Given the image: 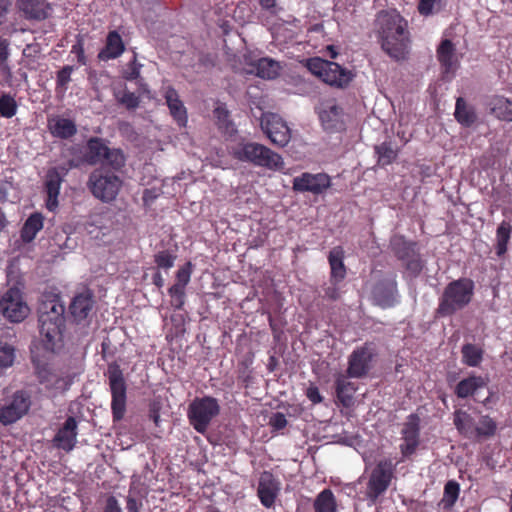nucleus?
<instances>
[{"label":"nucleus","mask_w":512,"mask_h":512,"mask_svg":"<svg viewBox=\"0 0 512 512\" xmlns=\"http://www.w3.org/2000/svg\"><path fill=\"white\" fill-rule=\"evenodd\" d=\"M375 29L381 48L392 59L406 58L410 47V33L407 21L395 10H382L375 19Z\"/></svg>","instance_id":"nucleus-1"},{"label":"nucleus","mask_w":512,"mask_h":512,"mask_svg":"<svg viewBox=\"0 0 512 512\" xmlns=\"http://www.w3.org/2000/svg\"><path fill=\"white\" fill-rule=\"evenodd\" d=\"M38 327L46 350L54 352L62 343L65 328V306L60 297L43 300L37 309Z\"/></svg>","instance_id":"nucleus-2"},{"label":"nucleus","mask_w":512,"mask_h":512,"mask_svg":"<svg viewBox=\"0 0 512 512\" xmlns=\"http://www.w3.org/2000/svg\"><path fill=\"white\" fill-rule=\"evenodd\" d=\"M474 288V282L469 278H460L448 283L439 298L436 315L450 317L466 308L472 301Z\"/></svg>","instance_id":"nucleus-3"},{"label":"nucleus","mask_w":512,"mask_h":512,"mask_svg":"<svg viewBox=\"0 0 512 512\" xmlns=\"http://www.w3.org/2000/svg\"><path fill=\"white\" fill-rule=\"evenodd\" d=\"M233 157L241 162H249L255 166L273 171L284 169L283 158L270 148L257 142L238 144L233 150Z\"/></svg>","instance_id":"nucleus-4"},{"label":"nucleus","mask_w":512,"mask_h":512,"mask_svg":"<svg viewBox=\"0 0 512 512\" xmlns=\"http://www.w3.org/2000/svg\"><path fill=\"white\" fill-rule=\"evenodd\" d=\"M390 248L394 256L403 262L410 277L416 278L420 275L424 268V261L420 257L417 242L396 234L390 239Z\"/></svg>","instance_id":"nucleus-5"},{"label":"nucleus","mask_w":512,"mask_h":512,"mask_svg":"<svg viewBox=\"0 0 512 512\" xmlns=\"http://www.w3.org/2000/svg\"><path fill=\"white\" fill-rule=\"evenodd\" d=\"M220 413V406L217 399L204 396L191 401L187 410V417L190 425L198 433L204 434L211 421Z\"/></svg>","instance_id":"nucleus-6"},{"label":"nucleus","mask_w":512,"mask_h":512,"mask_svg":"<svg viewBox=\"0 0 512 512\" xmlns=\"http://www.w3.org/2000/svg\"><path fill=\"white\" fill-rule=\"evenodd\" d=\"M122 185L121 179L104 169H95L89 175L87 186L94 197L102 202L114 200Z\"/></svg>","instance_id":"nucleus-7"},{"label":"nucleus","mask_w":512,"mask_h":512,"mask_svg":"<svg viewBox=\"0 0 512 512\" xmlns=\"http://www.w3.org/2000/svg\"><path fill=\"white\" fill-rule=\"evenodd\" d=\"M32 405L31 394L26 390H18L7 397L0 407V423L9 426L28 414Z\"/></svg>","instance_id":"nucleus-8"},{"label":"nucleus","mask_w":512,"mask_h":512,"mask_svg":"<svg viewBox=\"0 0 512 512\" xmlns=\"http://www.w3.org/2000/svg\"><path fill=\"white\" fill-rule=\"evenodd\" d=\"M396 464L391 459H382L371 471L367 483L366 495L371 501H376L389 488L394 477Z\"/></svg>","instance_id":"nucleus-9"},{"label":"nucleus","mask_w":512,"mask_h":512,"mask_svg":"<svg viewBox=\"0 0 512 512\" xmlns=\"http://www.w3.org/2000/svg\"><path fill=\"white\" fill-rule=\"evenodd\" d=\"M1 314L12 323L22 322L30 312L17 286L10 287L0 299Z\"/></svg>","instance_id":"nucleus-10"},{"label":"nucleus","mask_w":512,"mask_h":512,"mask_svg":"<svg viewBox=\"0 0 512 512\" xmlns=\"http://www.w3.org/2000/svg\"><path fill=\"white\" fill-rule=\"evenodd\" d=\"M421 418L417 413L408 415L402 424L400 452L403 459L410 458L420 445Z\"/></svg>","instance_id":"nucleus-11"},{"label":"nucleus","mask_w":512,"mask_h":512,"mask_svg":"<svg viewBox=\"0 0 512 512\" xmlns=\"http://www.w3.org/2000/svg\"><path fill=\"white\" fill-rule=\"evenodd\" d=\"M262 131L270 141L279 146H286L291 139V132L286 122L275 113H263L260 119Z\"/></svg>","instance_id":"nucleus-12"},{"label":"nucleus","mask_w":512,"mask_h":512,"mask_svg":"<svg viewBox=\"0 0 512 512\" xmlns=\"http://www.w3.org/2000/svg\"><path fill=\"white\" fill-rule=\"evenodd\" d=\"M375 356L374 347L368 344L355 350L348 358L347 374L352 378L365 376L371 369Z\"/></svg>","instance_id":"nucleus-13"},{"label":"nucleus","mask_w":512,"mask_h":512,"mask_svg":"<svg viewBox=\"0 0 512 512\" xmlns=\"http://www.w3.org/2000/svg\"><path fill=\"white\" fill-rule=\"evenodd\" d=\"M330 177L325 173H303L293 179V189L298 192L321 194L330 187Z\"/></svg>","instance_id":"nucleus-14"},{"label":"nucleus","mask_w":512,"mask_h":512,"mask_svg":"<svg viewBox=\"0 0 512 512\" xmlns=\"http://www.w3.org/2000/svg\"><path fill=\"white\" fill-rule=\"evenodd\" d=\"M374 304L382 308H390L398 302L397 282L395 278L383 279L377 282L372 290Z\"/></svg>","instance_id":"nucleus-15"},{"label":"nucleus","mask_w":512,"mask_h":512,"mask_svg":"<svg viewBox=\"0 0 512 512\" xmlns=\"http://www.w3.org/2000/svg\"><path fill=\"white\" fill-rule=\"evenodd\" d=\"M16 7L29 21H43L50 15L51 6L47 0H16Z\"/></svg>","instance_id":"nucleus-16"},{"label":"nucleus","mask_w":512,"mask_h":512,"mask_svg":"<svg viewBox=\"0 0 512 512\" xmlns=\"http://www.w3.org/2000/svg\"><path fill=\"white\" fill-rule=\"evenodd\" d=\"M279 492V482L269 471H264L259 478L257 495L261 504L270 508L274 505Z\"/></svg>","instance_id":"nucleus-17"},{"label":"nucleus","mask_w":512,"mask_h":512,"mask_svg":"<svg viewBox=\"0 0 512 512\" xmlns=\"http://www.w3.org/2000/svg\"><path fill=\"white\" fill-rule=\"evenodd\" d=\"M125 340L126 335L121 329H111L101 344L103 359L107 362L115 360L116 356L122 352Z\"/></svg>","instance_id":"nucleus-18"},{"label":"nucleus","mask_w":512,"mask_h":512,"mask_svg":"<svg viewBox=\"0 0 512 512\" xmlns=\"http://www.w3.org/2000/svg\"><path fill=\"white\" fill-rule=\"evenodd\" d=\"M76 438L77 421L74 417L69 416L63 426L56 433L53 442L57 448L69 452L75 447Z\"/></svg>","instance_id":"nucleus-19"},{"label":"nucleus","mask_w":512,"mask_h":512,"mask_svg":"<svg viewBox=\"0 0 512 512\" xmlns=\"http://www.w3.org/2000/svg\"><path fill=\"white\" fill-rule=\"evenodd\" d=\"M321 80L330 86L345 88L352 81L354 74L336 62L330 61Z\"/></svg>","instance_id":"nucleus-20"},{"label":"nucleus","mask_w":512,"mask_h":512,"mask_svg":"<svg viewBox=\"0 0 512 512\" xmlns=\"http://www.w3.org/2000/svg\"><path fill=\"white\" fill-rule=\"evenodd\" d=\"M319 118L323 128L328 132H336L344 129L342 109L336 104H325L319 112Z\"/></svg>","instance_id":"nucleus-21"},{"label":"nucleus","mask_w":512,"mask_h":512,"mask_svg":"<svg viewBox=\"0 0 512 512\" xmlns=\"http://www.w3.org/2000/svg\"><path fill=\"white\" fill-rule=\"evenodd\" d=\"M94 306L93 294L90 291L76 295L70 306L69 311L76 322L85 320L91 313Z\"/></svg>","instance_id":"nucleus-22"},{"label":"nucleus","mask_w":512,"mask_h":512,"mask_svg":"<svg viewBox=\"0 0 512 512\" xmlns=\"http://www.w3.org/2000/svg\"><path fill=\"white\" fill-rule=\"evenodd\" d=\"M437 58L445 74H454L458 68V60L455 55V46L449 39L443 40L437 49Z\"/></svg>","instance_id":"nucleus-23"},{"label":"nucleus","mask_w":512,"mask_h":512,"mask_svg":"<svg viewBox=\"0 0 512 512\" xmlns=\"http://www.w3.org/2000/svg\"><path fill=\"white\" fill-rule=\"evenodd\" d=\"M164 97L173 118L179 125L185 126L187 123V111L179 98L178 92L173 87L169 86L165 90Z\"/></svg>","instance_id":"nucleus-24"},{"label":"nucleus","mask_w":512,"mask_h":512,"mask_svg":"<svg viewBox=\"0 0 512 512\" xmlns=\"http://www.w3.org/2000/svg\"><path fill=\"white\" fill-rule=\"evenodd\" d=\"M124 43L117 31H111L107 35L106 45L99 52L98 58L102 61H108L119 57L124 52Z\"/></svg>","instance_id":"nucleus-25"},{"label":"nucleus","mask_w":512,"mask_h":512,"mask_svg":"<svg viewBox=\"0 0 512 512\" xmlns=\"http://www.w3.org/2000/svg\"><path fill=\"white\" fill-rule=\"evenodd\" d=\"M108 149L109 147L104 139L99 137L90 138L87 142V151L85 154L86 162L90 165L103 163Z\"/></svg>","instance_id":"nucleus-26"},{"label":"nucleus","mask_w":512,"mask_h":512,"mask_svg":"<svg viewBox=\"0 0 512 512\" xmlns=\"http://www.w3.org/2000/svg\"><path fill=\"white\" fill-rule=\"evenodd\" d=\"M50 133L60 139H69L77 133V127L73 120L57 117L49 121Z\"/></svg>","instance_id":"nucleus-27"},{"label":"nucleus","mask_w":512,"mask_h":512,"mask_svg":"<svg viewBox=\"0 0 512 512\" xmlns=\"http://www.w3.org/2000/svg\"><path fill=\"white\" fill-rule=\"evenodd\" d=\"M344 252L341 247H335L329 252L328 260L331 268L330 282L339 283L346 276V268L343 262Z\"/></svg>","instance_id":"nucleus-28"},{"label":"nucleus","mask_w":512,"mask_h":512,"mask_svg":"<svg viewBox=\"0 0 512 512\" xmlns=\"http://www.w3.org/2000/svg\"><path fill=\"white\" fill-rule=\"evenodd\" d=\"M44 217L39 212L32 213L24 222L20 238L24 243L32 242L37 233L43 228Z\"/></svg>","instance_id":"nucleus-29"},{"label":"nucleus","mask_w":512,"mask_h":512,"mask_svg":"<svg viewBox=\"0 0 512 512\" xmlns=\"http://www.w3.org/2000/svg\"><path fill=\"white\" fill-rule=\"evenodd\" d=\"M454 425L461 435L474 439L477 423L469 413L457 410L454 414Z\"/></svg>","instance_id":"nucleus-30"},{"label":"nucleus","mask_w":512,"mask_h":512,"mask_svg":"<svg viewBox=\"0 0 512 512\" xmlns=\"http://www.w3.org/2000/svg\"><path fill=\"white\" fill-rule=\"evenodd\" d=\"M254 67L258 77L268 80L275 79L279 75L282 68L278 61H275L269 57L258 59L255 62Z\"/></svg>","instance_id":"nucleus-31"},{"label":"nucleus","mask_w":512,"mask_h":512,"mask_svg":"<svg viewBox=\"0 0 512 512\" xmlns=\"http://www.w3.org/2000/svg\"><path fill=\"white\" fill-rule=\"evenodd\" d=\"M112 394L111 409L113 419L120 421L126 411V386H110Z\"/></svg>","instance_id":"nucleus-32"},{"label":"nucleus","mask_w":512,"mask_h":512,"mask_svg":"<svg viewBox=\"0 0 512 512\" xmlns=\"http://www.w3.org/2000/svg\"><path fill=\"white\" fill-rule=\"evenodd\" d=\"M63 180L59 178L58 176L53 175L49 171L46 173V179H45V190L47 193V208L52 211L54 210L58 205V196L60 193V187Z\"/></svg>","instance_id":"nucleus-33"},{"label":"nucleus","mask_w":512,"mask_h":512,"mask_svg":"<svg viewBox=\"0 0 512 512\" xmlns=\"http://www.w3.org/2000/svg\"><path fill=\"white\" fill-rule=\"evenodd\" d=\"M314 512H337L336 498L331 489L322 490L313 503Z\"/></svg>","instance_id":"nucleus-34"},{"label":"nucleus","mask_w":512,"mask_h":512,"mask_svg":"<svg viewBox=\"0 0 512 512\" xmlns=\"http://www.w3.org/2000/svg\"><path fill=\"white\" fill-rule=\"evenodd\" d=\"M454 116L456 120L465 127H470L474 124L477 118L473 107L468 106L462 97H459L456 100Z\"/></svg>","instance_id":"nucleus-35"},{"label":"nucleus","mask_w":512,"mask_h":512,"mask_svg":"<svg viewBox=\"0 0 512 512\" xmlns=\"http://www.w3.org/2000/svg\"><path fill=\"white\" fill-rule=\"evenodd\" d=\"M218 128L227 135H234L237 132L236 126L230 118V113L225 105L217 106L214 111Z\"/></svg>","instance_id":"nucleus-36"},{"label":"nucleus","mask_w":512,"mask_h":512,"mask_svg":"<svg viewBox=\"0 0 512 512\" xmlns=\"http://www.w3.org/2000/svg\"><path fill=\"white\" fill-rule=\"evenodd\" d=\"M460 494V485L455 480H449L446 482L444 486L443 497L439 502V506L445 510L449 511L455 505Z\"/></svg>","instance_id":"nucleus-37"},{"label":"nucleus","mask_w":512,"mask_h":512,"mask_svg":"<svg viewBox=\"0 0 512 512\" xmlns=\"http://www.w3.org/2000/svg\"><path fill=\"white\" fill-rule=\"evenodd\" d=\"M491 113L500 120L512 121V102L504 97H497L490 103Z\"/></svg>","instance_id":"nucleus-38"},{"label":"nucleus","mask_w":512,"mask_h":512,"mask_svg":"<svg viewBox=\"0 0 512 512\" xmlns=\"http://www.w3.org/2000/svg\"><path fill=\"white\" fill-rule=\"evenodd\" d=\"M512 226L509 222L502 221L496 231V254L503 256L507 251V245L510 240Z\"/></svg>","instance_id":"nucleus-39"},{"label":"nucleus","mask_w":512,"mask_h":512,"mask_svg":"<svg viewBox=\"0 0 512 512\" xmlns=\"http://www.w3.org/2000/svg\"><path fill=\"white\" fill-rule=\"evenodd\" d=\"M375 152L378 156V163L382 166L391 164L398 155L396 146L390 141L375 146Z\"/></svg>","instance_id":"nucleus-40"},{"label":"nucleus","mask_w":512,"mask_h":512,"mask_svg":"<svg viewBox=\"0 0 512 512\" xmlns=\"http://www.w3.org/2000/svg\"><path fill=\"white\" fill-rule=\"evenodd\" d=\"M497 430V423L490 416L484 415L479 419L476 432L475 440L487 439L495 435Z\"/></svg>","instance_id":"nucleus-41"},{"label":"nucleus","mask_w":512,"mask_h":512,"mask_svg":"<svg viewBox=\"0 0 512 512\" xmlns=\"http://www.w3.org/2000/svg\"><path fill=\"white\" fill-rule=\"evenodd\" d=\"M461 353L463 362L471 367L478 366L483 359L482 349L471 343L463 345Z\"/></svg>","instance_id":"nucleus-42"},{"label":"nucleus","mask_w":512,"mask_h":512,"mask_svg":"<svg viewBox=\"0 0 512 512\" xmlns=\"http://www.w3.org/2000/svg\"><path fill=\"white\" fill-rule=\"evenodd\" d=\"M125 162L126 158L121 149L109 148L104 157V162L101 164L103 166L110 167L114 171H119L122 167H124Z\"/></svg>","instance_id":"nucleus-43"},{"label":"nucleus","mask_w":512,"mask_h":512,"mask_svg":"<svg viewBox=\"0 0 512 512\" xmlns=\"http://www.w3.org/2000/svg\"><path fill=\"white\" fill-rule=\"evenodd\" d=\"M18 104L9 93H2L0 95V115L4 118H12L16 115Z\"/></svg>","instance_id":"nucleus-44"},{"label":"nucleus","mask_w":512,"mask_h":512,"mask_svg":"<svg viewBox=\"0 0 512 512\" xmlns=\"http://www.w3.org/2000/svg\"><path fill=\"white\" fill-rule=\"evenodd\" d=\"M444 4V0H419L418 11L427 17L440 12Z\"/></svg>","instance_id":"nucleus-45"},{"label":"nucleus","mask_w":512,"mask_h":512,"mask_svg":"<svg viewBox=\"0 0 512 512\" xmlns=\"http://www.w3.org/2000/svg\"><path fill=\"white\" fill-rule=\"evenodd\" d=\"M355 386H336V395L339 402L346 408L354 405Z\"/></svg>","instance_id":"nucleus-46"},{"label":"nucleus","mask_w":512,"mask_h":512,"mask_svg":"<svg viewBox=\"0 0 512 512\" xmlns=\"http://www.w3.org/2000/svg\"><path fill=\"white\" fill-rule=\"evenodd\" d=\"M15 360V348L7 343L0 342V368L13 365Z\"/></svg>","instance_id":"nucleus-47"},{"label":"nucleus","mask_w":512,"mask_h":512,"mask_svg":"<svg viewBox=\"0 0 512 512\" xmlns=\"http://www.w3.org/2000/svg\"><path fill=\"white\" fill-rule=\"evenodd\" d=\"M168 293L171 297V305L177 310L182 309L185 303V287L174 284L169 288Z\"/></svg>","instance_id":"nucleus-48"},{"label":"nucleus","mask_w":512,"mask_h":512,"mask_svg":"<svg viewBox=\"0 0 512 512\" xmlns=\"http://www.w3.org/2000/svg\"><path fill=\"white\" fill-rule=\"evenodd\" d=\"M176 255L168 250L159 251L154 255V262L158 268L168 270L174 266Z\"/></svg>","instance_id":"nucleus-49"},{"label":"nucleus","mask_w":512,"mask_h":512,"mask_svg":"<svg viewBox=\"0 0 512 512\" xmlns=\"http://www.w3.org/2000/svg\"><path fill=\"white\" fill-rule=\"evenodd\" d=\"M106 375L109 384H124L123 372L116 360L109 361Z\"/></svg>","instance_id":"nucleus-50"},{"label":"nucleus","mask_w":512,"mask_h":512,"mask_svg":"<svg viewBox=\"0 0 512 512\" xmlns=\"http://www.w3.org/2000/svg\"><path fill=\"white\" fill-rule=\"evenodd\" d=\"M329 62L319 57L311 58L307 60V68L312 74L321 79Z\"/></svg>","instance_id":"nucleus-51"},{"label":"nucleus","mask_w":512,"mask_h":512,"mask_svg":"<svg viewBox=\"0 0 512 512\" xmlns=\"http://www.w3.org/2000/svg\"><path fill=\"white\" fill-rule=\"evenodd\" d=\"M74 71V67L70 65L64 66L57 72L56 84L57 87L63 90L67 89V84L71 81V74Z\"/></svg>","instance_id":"nucleus-52"},{"label":"nucleus","mask_w":512,"mask_h":512,"mask_svg":"<svg viewBox=\"0 0 512 512\" xmlns=\"http://www.w3.org/2000/svg\"><path fill=\"white\" fill-rule=\"evenodd\" d=\"M192 273V264L191 262H187L182 267H180L176 273V283L177 285L186 287L190 281Z\"/></svg>","instance_id":"nucleus-53"},{"label":"nucleus","mask_w":512,"mask_h":512,"mask_svg":"<svg viewBox=\"0 0 512 512\" xmlns=\"http://www.w3.org/2000/svg\"><path fill=\"white\" fill-rule=\"evenodd\" d=\"M456 394L460 398H466L468 396L473 397L476 401H480L478 399V394L482 388H488V386H455Z\"/></svg>","instance_id":"nucleus-54"},{"label":"nucleus","mask_w":512,"mask_h":512,"mask_svg":"<svg viewBox=\"0 0 512 512\" xmlns=\"http://www.w3.org/2000/svg\"><path fill=\"white\" fill-rule=\"evenodd\" d=\"M120 104L124 105L128 110L136 109L140 104V98L133 92L125 91L119 98Z\"/></svg>","instance_id":"nucleus-55"},{"label":"nucleus","mask_w":512,"mask_h":512,"mask_svg":"<svg viewBox=\"0 0 512 512\" xmlns=\"http://www.w3.org/2000/svg\"><path fill=\"white\" fill-rule=\"evenodd\" d=\"M9 46V40L0 36V66L10 74V68L7 65L10 56Z\"/></svg>","instance_id":"nucleus-56"},{"label":"nucleus","mask_w":512,"mask_h":512,"mask_svg":"<svg viewBox=\"0 0 512 512\" xmlns=\"http://www.w3.org/2000/svg\"><path fill=\"white\" fill-rule=\"evenodd\" d=\"M268 424L273 431L278 432L283 430L287 426L288 421L284 413L276 412L269 417Z\"/></svg>","instance_id":"nucleus-57"},{"label":"nucleus","mask_w":512,"mask_h":512,"mask_svg":"<svg viewBox=\"0 0 512 512\" xmlns=\"http://www.w3.org/2000/svg\"><path fill=\"white\" fill-rule=\"evenodd\" d=\"M40 53L41 45L37 42L27 44L22 51L23 57L32 61H35Z\"/></svg>","instance_id":"nucleus-58"},{"label":"nucleus","mask_w":512,"mask_h":512,"mask_svg":"<svg viewBox=\"0 0 512 512\" xmlns=\"http://www.w3.org/2000/svg\"><path fill=\"white\" fill-rule=\"evenodd\" d=\"M142 64L137 62L136 55H134L133 60L129 64V71H127L124 75L126 80H135L140 76V69Z\"/></svg>","instance_id":"nucleus-59"},{"label":"nucleus","mask_w":512,"mask_h":512,"mask_svg":"<svg viewBox=\"0 0 512 512\" xmlns=\"http://www.w3.org/2000/svg\"><path fill=\"white\" fill-rule=\"evenodd\" d=\"M82 374V369L80 367H77L74 371L71 373H66L62 376L63 384H73L74 382L80 381V375Z\"/></svg>","instance_id":"nucleus-60"},{"label":"nucleus","mask_w":512,"mask_h":512,"mask_svg":"<svg viewBox=\"0 0 512 512\" xmlns=\"http://www.w3.org/2000/svg\"><path fill=\"white\" fill-rule=\"evenodd\" d=\"M12 7L11 0H0V25L4 24Z\"/></svg>","instance_id":"nucleus-61"},{"label":"nucleus","mask_w":512,"mask_h":512,"mask_svg":"<svg viewBox=\"0 0 512 512\" xmlns=\"http://www.w3.org/2000/svg\"><path fill=\"white\" fill-rule=\"evenodd\" d=\"M338 283L331 282V286L324 289V297L330 300H337L340 297Z\"/></svg>","instance_id":"nucleus-62"},{"label":"nucleus","mask_w":512,"mask_h":512,"mask_svg":"<svg viewBox=\"0 0 512 512\" xmlns=\"http://www.w3.org/2000/svg\"><path fill=\"white\" fill-rule=\"evenodd\" d=\"M103 512H122V509L114 496H110L107 499Z\"/></svg>","instance_id":"nucleus-63"},{"label":"nucleus","mask_w":512,"mask_h":512,"mask_svg":"<svg viewBox=\"0 0 512 512\" xmlns=\"http://www.w3.org/2000/svg\"><path fill=\"white\" fill-rule=\"evenodd\" d=\"M306 395L313 404H317L322 401V397L318 391L317 386H309L307 388Z\"/></svg>","instance_id":"nucleus-64"}]
</instances>
